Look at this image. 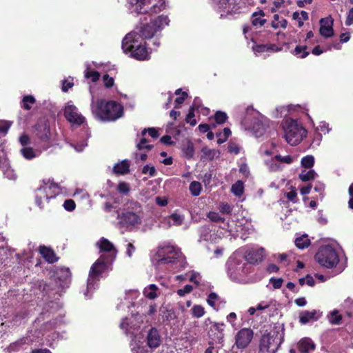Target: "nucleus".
I'll list each match as a JSON object with an SVG mask.
<instances>
[{
	"label": "nucleus",
	"instance_id": "nucleus-1",
	"mask_svg": "<svg viewBox=\"0 0 353 353\" xmlns=\"http://www.w3.org/2000/svg\"><path fill=\"white\" fill-rule=\"evenodd\" d=\"M158 259L156 265L161 268L168 265L170 271H179L185 268L186 262L180 250L172 245L159 248L157 251Z\"/></svg>",
	"mask_w": 353,
	"mask_h": 353
},
{
	"label": "nucleus",
	"instance_id": "nucleus-2",
	"mask_svg": "<svg viewBox=\"0 0 353 353\" xmlns=\"http://www.w3.org/2000/svg\"><path fill=\"white\" fill-rule=\"evenodd\" d=\"M91 110L92 114L101 121H115L123 114V107L114 101H105L99 99L92 100Z\"/></svg>",
	"mask_w": 353,
	"mask_h": 353
},
{
	"label": "nucleus",
	"instance_id": "nucleus-3",
	"mask_svg": "<svg viewBox=\"0 0 353 353\" xmlns=\"http://www.w3.org/2000/svg\"><path fill=\"white\" fill-rule=\"evenodd\" d=\"M122 49L125 53H130V57L139 61L148 60L150 57V52L137 32H130L125 35L122 41Z\"/></svg>",
	"mask_w": 353,
	"mask_h": 353
},
{
	"label": "nucleus",
	"instance_id": "nucleus-4",
	"mask_svg": "<svg viewBox=\"0 0 353 353\" xmlns=\"http://www.w3.org/2000/svg\"><path fill=\"white\" fill-rule=\"evenodd\" d=\"M228 273L234 281H245V276L250 272L252 265L241 251L235 252L227 263Z\"/></svg>",
	"mask_w": 353,
	"mask_h": 353
},
{
	"label": "nucleus",
	"instance_id": "nucleus-5",
	"mask_svg": "<svg viewBox=\"0 0 353 353\" xmlns=\"http://www.w3.org/2000/svg\"><path fill=\"white\" fill-rule=\"evenodd\" d=\"M170 20L168 16L160 15L158 17L150 19L149 23H141L139 27L136 28L132 32H137L140 39H150L157 37L161 30L168 26Z\"/></svg>",
	"mask_w": 353,
	"mask_h": 353
},
{
	"label": "nucleus",
	"instance_id": "nucleus-6",
	"mask_svg": "<svg viewBox=\"0 0 353 353\" xmlns=\"http://www.w3.org/2000/svg\"><path fill=\"white\" fill-rule=\"evenodd\" d=\"M143 215L141 205L137 202L130 201L126 203L123 212L118 214L117 219L123 226H135L141 224Z\"/></svg>",
	"mask_w": 353,
	"mask_h": 353
},
{
	"label": "nucleus",
	"instance_id": "nucleus-7",
	"mask_svg": "<svg viewBox=\"0 0 353 353\" xmlns=\"http://www.w3.org/2000/svg\"><path fill=\"white\" fill-rule=\"evenodd\" d=\"M131 13L157 14L166 8L165 0H128Z\"/></svg>",
	"mask_w": 353,
	"mask_h": 353
},
{
	"label": "nucleus",
	"instance_id": "nucleus-8",
	"mask_svg": "<svg viewBox=\"0 0 353 353\" xmlns=\"http://www.w3.org/2000/svg\"><path fill=\"white\" fill-rule=\"evenodd\" d=\"M283 129L285 140L292 145L299 143L306 137V130L296 121L291 118L285 119Z\"/></svg>",
	"mask_w": 353,
	"mask_h": 353
},
{
	"label": "nucleus",
	"instance_id": "nucleus-9",
	"mask_svg": "<svg viewBox=\"0 0 353 353\" xmlns=\"http://www.w3.org/2000/svg\"><path fill=\"white\" fill-rule=\"evenodd\" d=\"M59 193L57 184L50 180H43L35 192V203L39 208L45 207V204Z\"/></svg>",
	"mask_w": 353,
	"mask_h": 353
},
{
	"label": "nucleus",
	"instance_id": "nucleus-10",
	"mask_svg": "<svg viewBox=\"0 0 353 353\" xmlns=\"http://www.w3.org/2000/svg\"><path fill=\"white\" fill-rule=\"evenodd\" d=\"M314 259L321 266L326 268L335 267L339 261V253L331 245L321 246L315 254Z\"/></svg>",
	"mask_w": 353,
	"mask_h": 353
},
{
	"label": "nucleus",
	"instance_id": "nucleus-11",
	"mask_svg": "<svg viewBox=\"0 0 353 353\" xmlns=\"http://www.w3.org/2000/svg\"><path fill=\"white\" fill-rule=\"evenodd\" d=\"M214 10L221 17L241 12L246 7L245 0H212Z\"/></svg>",
	"mask_w": 353,
	"mask_h": 353
},
{
	"label": "nucleus",
	"instance_id": "nucleus-12",
	"mask_svg": "<svg viewBox=\"0 0 353 353\" xmlns=\"http://www.w3.org/2000/svg\"><path fill=\"white\" fill-rule=\"evenodd\" d=\"M283 339V332L272 330L267 334L263 335L259 346L261 353H275L279 349Z\"/></svg>",
	"mask_w": 353,
	"mask_h": 353
},
{
	"label": "nucleus",
	"instance_id": "nucleus-13",
	"mask_svg": "<svg viewBox=\"0 0 353 353\" xmlns=\"http://www.w3.org/2000/svg\"><path fill=\"white\" fill-rule=\"evenodd\" d=\"M110 261L104 255L101 256L92 265L87 283V292L85 293V296H88V293L92 290L95 289L97 282L99 281L101 274L105 271L108 268V263Z\"/></svg>",
	"mask_w": 353,
	"mask_h": 353
},
{
	"label": "nucleus",
	"instance_id": "nucleus-14",
	"mask_svg": "<svg viewBox=\"0 0 353 353\" xmlns=\"http://www.w3.org/2000/svg\"><path fill=\"white\" fill-rule=\"evenodd\" d=\"M251 117L254 119L253 124H251L252 130L256 137H260L265 133L266 128L265 125L259 119V113L254 110L252 106H248L246 108L245 123H248Z\"/></svg>",
	"mask_w": 353,
	"mask_h": 353
},
{
	"label": "nucleus",
	"instance_id": "nucleus-15",
	"mask_svg": "<svg viewBox=\"0 0 353 353\" xmlns=\"http://www.w3.org/2000/svg\"><path fill=\"white\" fill-rule=\"evenodd\" d=\"M64 116L66 119L76 125H81L85 122V117L79 112L77 108L71 102L66 103L64 110Z\"/></svg>",
	"mask_w": 353,
	"mask_h": 353
},
{
	"label": "nucleus",
	"instance_id": "nucleus-16",
	"mask_svg": "<svg viewBox=\"0 0 353 353\" xmlns=\"http://www.w3.org/2000/svg\"><path fill=\"white\" fill-rule=\"evenodd\" d=\"M36 135L43 144V150L49 147V140L50 137V125L48 121H40L36 126Z\"/></svg>",
	"mask_w": 353,
	"mask_h": 353
},
{
	"label": "nucleus",
	"instance_id": "nucleus-17",
	"mask_svg": "<svg viewBox=\"0 0 353 353\" xmlns=\"http://www.w3.org/2000/svg\"><path fill=\"white\" fill-rule=\"evenodd\" d=\"M143 316L136 314L130 318H125L122 320L120 327L125 330L126 334H134V331L143 323Z\"/></svg>",
	"mask_w": 353,
	"mask_h": 353
},
{
	"label": "nucleus",
	"instance_id": "nucleus-18",
	"mask_svg": "<svg viewBox=\"0 0 353 353\" xmlns=\"http://www.w3.org/2000/svg\"><path fill=\"white\" fill-rule=\"evenodd\" d=\"M208 322L210 323V327L208 332L209 337L212 341L221 343L223 339V323H217L212 322L209 319H206L205 323L208 325Z\"/></svg>",
	"mask_w": 353,
	"mask_h": 353
},
{
	"label": "nucleus",
	"instance_id": "nucleus-19",
	"mask_svg": "<svg viewBox=\"0 0 353 353\" xmlns=\"http://www.w3.org/2000/svg\"><path fill=\"white\" fill-rule=\"evenodd\" d=\"M253 337V332L248 328L239 330L235 336V344L237 348H245L251 342Z\"/></svg>",
	"mask_w": 353,
	"mask_h": 353
},
{
	"label": "nucleus",
	"instance_id": "nucleus-20",
	"mask_svg": "<svg viewBox=\"0 0 353 353\" xmlns=\"http://www.w3.org/2000/svg\"><path fill=\"white\" fill-rule=\"evenodd\" d=\"M97 247L100 249L101 252H106L109 253V257H106L110 261H113L117 255V250L114 245L107 239L102 237L96 243Z\"/></svg>",
	"mask_w": 353,
	"mask_h": 353
},
{
	"label": "nucleus",
	"instance_id": "nucleus-21",
	"mask_svg": "<svg viewBox=\"0 0 353 353\" xmlns=\"http://www.w3.org/2000/svg\"><path fill=\"white\" fill-rule=\"evenodd\" d=\"M334 20L332 17L323 18L320 20V33L324 37H331L334 34Z\"/></svg>",
	"mask_w": 353,
	"mask_h": 353
},
{
	"label": "nucleus",
	"instance_id": "nucleus-22",
	"mask_svg": "<svg viewBox=\"0 0 353 353\" xmlns=\"http://www.w3.org/2000/svg\"><path fill=\"white\" fill-rule=\"evenodd\" d=\"M264 253L263 248L259 249H249L245 253L244 256L248 262L250 263H254L259 261H261Z\"/></svg>",
	"mask_w": 353,
	"mask_h": 353
},
{
	"label": "nucleus",
	"instance_id": "nucleus-23",
	"mask_svg": "<svg viewBox=\"0 0 353 353\" xmlns=\"http://www.w3.org/2000/svg\"><path fill=\"white\" fill-rule=\"evenodd\" d=\"M161 343V338L155 328H151L147 336V343L150 348L157 347Z\"/></svg>",
	"mask_w": 353,
	"mask_h": 353
},
{
	"label": "nucleus",
	"instance_id": "nucleus-24",
	"mask_svg": "<svg viewBox=\"0 0 353 353\" xmlns=\"http://www.w3.org/2000/svg\"><path fill=\"white\" fill-rule=\"evenodd\" d=\"M297 348L301 353H310L314 350L315 345L311 339L305 338L297 343Z\"/></svg>",
	"mask_w": 353,
	"mask_h": 353
},
{
	"label": "nucleus",
	"instance_id": "nucleus-25",
	"mask_svg": "<svg viewBox=\"0 0 353 353\" xmlns=\"http://www.w3.org/2000/svg\"><path fill=\"white\" fill-rule=\"evenodd\" d=\"M159 312L160 316L165 324L170 323L171 321L176 319L177 317L175 311L172 308L162 306Z\"/></svg>",
	"mask_w": 353,
	"mask_h": 353
},
{
	"label": "nucleus",
	"instance_id": "nucleus-26",
	"mask_svg": "<svg viewBox=\"0 0 353 353\" xmlns=\"http://www.w3.org/2000/svg\"><path fill=\"white\" fill-rule=\"evenodd\" d=\"M184 219V216L175 212L165 217L162 223H166L168 227L171 225L179 226L183 223Z\"/></svg>",
	"mask_w": 353,
	"mask_h": 353
},
{
	"label": "nucleus",
	"instance_id": "nucleus-27",
	"mask_svg": "<svg viewBox=\"0 0 353 353\" xmlns=\"http://www.w3.org/2000/svg\"><path fill=\"white\" fill-rule=\"evenodd\" d=\"M39 252L41 255L48 263H52L57 261V258L53 250L46 246H40Z\"/></svg>",
	"mask_w": 353,
	"mask_h": 353
},
{
	"label": "nucleus",
	"instance_id": "nucleus-28",
	"mask_svg": "<svg viewBox=\"0 0 353 353\" xmlns=\"http://www.w3.org/2000/svg\"><path fill=\"white\" fill-rule=\"evenodd\" d=\"M319 316L316 310L304 311L300 314V322L303 324H305L311 321L317 320Z\"/></svg>",
	"mask_w": 353,
	"mask_h": 353
},
{
	"label": "nucleus",
	"instance_id": "nucleus-29",
	"mask_svg": "<svg viewBox=\"0 0 353 353\" xmlns=\"http://www.w3.org/2000/svg\"><path fill=\"white\" fill-rule=\"evenodd\" d=\"M143 294L149 299H154L160 294V290L156 285L151 284L145 288Z\"/></svg>",
	"mask_w": 353,
	"mask_h": 353
},
{
	"label": "nucleus",
	"instance_id": "nucleus-30",
	"mask_svg": "<svg viewBox=\"0 0 353 353\" xmlns=\"http://www.w3.org/2000/svg\"><path fill=\"white\" fill-rule=\"evenodd\" d=\"M131 351L132 353H150V347L143 345V342L134 340L131 344Z\"/></svg>",
	"mask_w": 353,
	"mask_h": 353
},
{
	"label": "nucleus",
	"instance_id": "nucleus-31",
	"mask_svg": "<svg viewBox=\"0 0 353 353\" xmlns=\"http://www.w3.org/2000/svg\"><path fill=\"white\" fill-rule=\"evenodd\" d=\"M208 217L210 219V221H212L213 222L221 223L223 225V226H221L223 229L227 230L229 232H231V230L230 228V225H228V223L225 222V219L223 217H221V216L218 212H210L208 214Z\"/></svg>",
	"mask_w": 353,
	"mask_h": 353
},
{
	"label": "nucleus",
	"instance_id": "nucleus-32",
	"mask_svg": "<svg viewBox=\"0 0 353 353\" xmlns=\"http://www.w3.org/2000/svg\"><path fill=\"white\" fill-rule=\"evenodd\" d=\"M130 163L128 160H123L120 163H117L113 168V172L115 174H125L129 172Z\"/></svg>",
	"mask_w": 353,
	"mask_h": 353
},
{
	"label": "nucleus",
	"instance_id": "nucleus-33",
	"mask_svg": "<svg viewBox=\"0 0 353 353\" xmlns=\"http://www.w3.org/2000/svg\"><path fill=\"white\" fill-rule=\"evenodd\" d=\"M84 76L86 79L91 78L92 81L96 82L99 79L100 74L99 72L93 70L91 67V64L89 63H85V70L84 72Z\"/></svg>",
	"mask_w": 353,
	"mask_h": 353
},
{
	"label": "nucleus",
	"instance_id": "nucleus-34",
	"mask_svg": "<svg viewBox=\"0 0 353 353\" xmlns=\"http://www.w3.org/2000/svg\"><path fill=\"white\" fill-rule=\"evenodd\" d=\"M317 176L318 174L312 169H304L299 174V179L304 182L315 179Z\"/></svg>",
	"mask_w": 353,
	"mask_h": 353
},
{
	"label": "nucleus",
	"instance_id": "nucleus-35",
	"mask_svg": "<svg viewBox=\"0 0 353 353\" xmlns=\"http://www.w3.org/2000/svg\"><path fill=\"white\" fill-rule=\"evenodd\" d=\"M199 99L198 98H196L194 101L192 106L190 108L189 112L186 117L185 121L187 123H190L192 125H195L196 122V120L194 119V109L198 108L199 107Z\"/></svg>",
	"mask_w": 353,
	"mask_h": 353
},
{
	"label": "nucleus",
	"instance_id": "nucleus-36",
	"mask_svg": "<svg viewBox=\"0 0 353 353\" xmlns=\"http://www.w3.org/2000/svg\"><path fill=\"white\" fill-rule=\"evenodd\" d=\"M216 236L215 233L212 232L208 227H203L201 229V239L203 241H214Z\"/></svg>",
	"mask_w": 353,
	"mask_h": 353
},
{
	"label": "nucleus",
	"instance_id": "nucleus-37",
	"mask_svg": "<svg viewBox=\"0 0 353 353\" xmlns=\"http://www.w3.org/2000/svg\"><path fill=\"white\" fill-rule=\"evenodd\" d=\"M264 12L261 10L259 12H254L252 16V23L255 26H262L266 22V20L263 18Z\"/></svg>",
	"mask_w": 353,
	"mask_h": 353
},
{
	"label": "nucleus",
	"instance_id": "nucleus-38",
	"mask_svg": "<svg viewBox=\"0 0 353 353\" xmlns=\"http://www.w3.org/2000/svg\"><path fill=\"white\" fill-rule=\"evenodd\" d=\"M21 153L25 159L30 160L39 156L40 152L34 150L32 148L30 147H23L21 150Z\"/></svg>",
	"mask_w": 353,
	"mask_h": 353
},
{
	"label": "nucleus",
	"instance_id": "nucleus-39",
	"mask_svg": "<svg viewBox=\"0 0 353 353\" xmlns=\"http://www.w3.org/2000/svg\"><path fill=\"white\" fill-rule=\"evenodd\" d=\"M201 160H212L216 156L217 152L215 150H212L208 147H204L201 150Z\"/></svg>",
	"mask_w": 353,
	"mask_h": 353
},
{
	"label": "nucleus",
	"instance_id": "nucleus-40",
	"mask_svg": "<svg viewBox=\"0 0 353 353\" xmlns=\"http://www.w3.org/2000/svg\"><path fill=\"white\" fill-rule=\"evenodd\" d=\"M292 53L298 58H305L309 54L305 46H297Z\"/></svg>",
	"mask_w": 353,
	"mask_h": 353
},
{
	"label": "nucleus",
	"instance_id": "nucleus-41",
	"mask_svg": "<svg viewBox=\"0 0 353 353\" xmlns=\"http://www.w3.org/2000/svg\"><path fill=\"white\" fill-rule=\"evenodd\" d=\"M232 192L236 196H241L243 194L244 186L241 181H236L231 188Z\"/></svg>",
	"mask_w": 353,
	"mask_h": 353
},
{
	"label": "nucleus",
	"instance_id": "nucleus-42",
	"mask_svg": "<svg viewBox=\"0 0 353 353\" xmlns=\"http://www.w3.org/2000/svg\"><path fill=\"white\" fill-rule=\"evenodd\" d=\"M295 245L300 249H304L309 246L310 240L307 236H302L296 239Z\"/></svg>",
	"mask_w": 353,
	"mask_h": 353
},
{
	"label": "nucleus",
	"instance_id": "nucleus-43",
	"mask_svg": "<svg viewBox=\"0 0 353 353\" xmlns=\"http://www.w3.org/2000/svg\"><path fill=\"white\" fill-rule=\"evenodd\" d=\"M201 189V184L198 181H192L189 187L190 193L194 196H199L200 194Z\"/></svg>",
	"mask_w": 353,
	"mask_h": 353
},
{
	"label": "nucleus",
	"instance_id": "nucleus-44",
	"mask_svg": "<svg viewBox=\"0 0 353 353\" xmlns=\"http://www.w3.org/2000/svg\"><path fill=\"white\" fill-rule=\"evenodd\" d=\"M292 17L294 19L298 20L299 26H301L303 24V21L308 19V14L305 11H301L300 13L295 12L293 13Z\"/></svg>",
	"mask_w": 353,
	"mask_h": 353
},
{
	"label": "nucleus",
	"instance_id": "nucleus-45",
	"mask_svg": "<svg viewBox=\"0 0 353 353\" xmlns=\"http://www.w3.org/2000/svg\"><path fill=\"white\" fill-rule=\"evenodd\" d=\"M314 163V158L312 155L304 157L301 159V165L305 169H311Z\"/></svg>",
	"mask_w": 353,
	"mask_h": 353
},
{
	"label": "nucleus",
	"instance_id": "nucleus-46",
	"mask_svg": "<svg viewBox=\"0 0 353 353\" xmlns=\"http://www.w3.org/2000/svg\"><path fill=\"white\" fill-rule=\"evenodd\" d=\"M3 172L4 176L10 180H15L17 179V174L14 170L9 165L3 167Z\"/></svg>",
	"mask_w": 353,
	"mask_h": 353
},
{
	"label": "nucleus",
	"instance_id": "nucleus-47",
	"mask_svg": "<svg viewBox=\"0 0 353 353\" xmlns=\"http://www.w3.org/2000/svg\"><path fill=\"white\" fill-rule=\"evenodd\" d=\"M329 321L332 324L339 325L341 323V321L342 319V316L339 314L338 310L332 311L330 315L328 316Z\"/></svg>",
	"mask_w": 353,
	"mask_h": 353
},
{
	"label": "nucleus",
	"instance_id": "nucleus-48",
	"mask_svg": "<svg viewBox=\"0 0 353 353\" xmlns=\"http://www.w3.org/2000/svg\"><path fill=\"white\" fill-rule=\"evenodd\" d=\"M230 134H231V130H230V128H225L223 129V132H220L216 134V136L218 137L217 143L219 144H221V143H224Z\"/></svg>",
	"mask_w": 353,
	"mask_h": 353
},
{
	"label": "nucleus",
	"instance_id": "nucleus-49",
	"mask_svg": "<svg viewBox=\"0 0 353 353\" xmlns=\"http://www.w3.org/2000/svg\"><path fill=\"white\" fill-rule=\"evenodd\" d=\"M275 46L274 45H256L253 46V50L256 52H264L269 50H274Z\"/></svg>",
	"mask_w": 353,
	"mask_h": 353
},
{
	"label": "nucleus",
	"instance_id": "nucleus-50",
	"mask_svg": "<svg viewBox=\"0 0 353 353\" xmlns=\"http://www.w3.org/2000/svg\"><path fill=\"white\" fill-rule=\"evenodd\" d=\"M192 314L194 317L201 318L205 314L204 307L200 305H195L192 308Z\"/></svg>",
	"mask_w": 353,
	"mask_h": 353
},
{
	"label": "nucleus",
	"instance_id": "nucleus-51",
	"mask_svg": "<svg viewBox=\"0 0 353 353\" xmlns=\"http://www.w3.org/2000/svg\"><path fill=\"white\" fill-rule=\"evenodd\" d=\"M35 102V99L32 96H26L23 99V107L26 110H30L32 105Z\"/></svg>",
	"mask_w": 353,
	"mask_h": 353
},
{
	"label": "nucleus",
	"instance_id": "nucleus-52",
	"mask_svg": "<svg viewBox=\"0 0 353 353\" xmlns=\"http://www.w3.org/2000/svg\"><path fill=\"white\" fill-rule=\"evenodd\" d=\"M12 122L5 120H0V133L6 134L10 128Z\"/></svg>",
	"mask_w": 353,
	"mask_h": 353
},
{
	"label": "nucleus",
	"instance_id": "nucleus-53",
	"mask_svg": "<svg viewBox=\"0 0 353 353\" xmlns=\"http://www.w3.org/2000/svg\"><path fill=\"white\" fill-rule=\"evenodd\" d=\"M215 121L219 124H222L225 122L228 119V116L225 112L218 111L214 115Z\"/></svg>",
	"mask_w": 353,
	"mask_h": 353
},
{
	"label": "nucleus",
	"instance_id": "nucleus-54",
	"mask_svg": "<svg viewBox=\"0 0 353 353\" xmlns=\"http://www.w3.org/2000/svg\"><path fill=\"white\" fill-rule=\"evenodd\" d=\"M137 148L138 150H151L152 145L148 144V141L145 138H141L139 142L137 143Z\"/></svg>",
	"mask_w": 353,
	"mask_h": 353
},
{
	"label": "nucleus",
	"instance_id": "nucleus-55",
	"mask_svg": "<svg viewBox=\"0 0 353 353\" xmlns=\"http://www.w3.org/2000/svg\"><path fill=\"white\" fill-rule=\"evenodd\" d=\"M117 190L121 194H126L130 191V185L125 182H120L118 184Z\"/></svg>",
	"mask_w": 353,
	"mask_h": 353
},
{
	"label": "nucleus",
	"instance_id": "nucleus-56",
	"mask_svg": "<svg viewBox=\"0 0 353 353\" xmlns=\"http://www.w3.org/2000/svg\"><path fill=\"white\" fill-rule=\"evenodd\" d=\"M219 299V298L216 293L212 292L208 295L207 302L210 306L216 309L215 302L218 301Z\"/></svg>",
	"mask_w": 353,
	"mask_h": 353
},
{
	"label": "nucleus",
	"instance_id": "nucleus-57",
	"mask_svg": "<svg viewBox=\"0 0 353 353\" xmlns=\"http://www.w3.org/2000/svg\"><path fill=\"white\" fill-rule=\"evenodd\" d=\"M220 212L223 214H230L232 211V208L228 203H222L219 208Z\"/></svg>",
	"mask_w": 353,
	"mask_h": 353
},
{
	"label": "nucleus",
	"instance_id": "nucleus-58",
	"mask_svg": "<svg viewBox=\"0 0 353 353\" xmlns=\"http://www.w3.org/2000/svg\"><path fill=\"white\" fill-rule=\"evenodd\" d=\"M275 160L280 162L281 163L290 164L292 162V158L290 155L281 157V155H276Z\"/></svg>",
	"mask_w": 353,
	"mask_h": 353
},
{
	"label": "nucleus",
	"instance_id": "nucleus-59",
	"mask_svg": "<svg viewBox=\"0 0 353 353\" xmlns=\"http://www.w3.org/2000/svg\"><path fill=\"white\" fill-rule=\"evenodd\" d=\"M314 188L316 192L319 193V196H320L321 199H322L323 197V192H324V189H325L324 184L319 181L316 182Z\"/></svg>",
	"mask_w": 353,
	"mask_h": 353
},
{
	"label": "nucleus",
	"instance_id": "nucleus-60",
	"mask_svg": "<svg viewBox=\"0 0 353 353\" xmlns=\"http://www.w3.org/2000/svg\"><path fill=\"white\" fill-rule=\"evenodd\" d=\"M147 131L148 132L150 136L152 137V138H157L159 137L158 131L154 128L144 129L141 132V135L143 137Z\"/></svg>",
	"mask_w": 353,
	"mask_h": 353
},
{
	"label": "nucleus",
	"instance_id": "nucleus-61",
	"mask_svg": "<svg viewBox=\"0 0 353 353\" xmlns=\"http://www.w3.org/2000/svg\"><path fill=\"white\" fill-rule=\"evenodd\" d=\"M75 203L73 200L72 199H68V200H66L64 203H63V207L64 208L68 210V211H72L74 210L75 208Z\"/></svg>",
	"mask_w": 353,
	"mask_h": 353
},
{
	"label": "nucleus",
	"instance_id": "nucleus-62",
	"mask_svg": "<svg viewBox=\"0 0 353 353\" xmlns=\"http://www.w3.org/2000/svg\"><path fill=\"white\" fill-rule=\"evenodd\" d=\"M72 79H67L63 81L62 83V90L63 92H67L68 89L71 88L73 86Z\"/></svg>",
	"mask_w": 353,
	"mask_h": 353
},
{
	"label": "nucleus",
	"instance_id": "nucleus-63",
	"mask_svg": "<svg viewBox=\"0 0 353 353\" xmlns=\"http://www.w3.org/2000/svg\"><path fill=\"white\" fill-rule=\"evenodd\" d=\"M192 290V286L190 285H186L183 288L178 290L177 294L181 296H183L186 294L190 293Z\"/></svg>",
	"mask_w": 353,
	"mask_h": 353
},
{
	"label": "nucleus",
	"instance_id": "nucleus-64",
	"mask_svg": "<svg viewBox=\"0 0 353 353\" xmlns=\"http://www.w3.org/2000/svg\"><path fill=\"white\" fill-rule=\"evenodd\" d=\"M142 172L145 174H149L152 176L155 174V168L153 166L146 165L143 168Z\"/></svg>",
	"mask_w": 353,
	"mask_h": 353
}]
</instances>
